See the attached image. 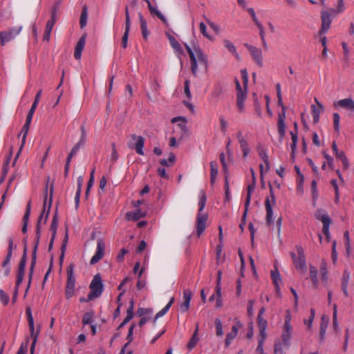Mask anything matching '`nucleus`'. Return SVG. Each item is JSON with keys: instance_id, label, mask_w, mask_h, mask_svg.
<instances>
[{"instance_id": "f257e3e1", "label": "nucleus", "mask_w": 354, "mask_h": 354, "mask_svg": "<svg viewBox=\"0 0 354 354\" xmlns=\"http://www.w3.org/2000/svg\"><path fill=\"white\" fill-rule=\"evenodd\" d=\"M185 48L190 58L192 72L194 75H196L198 64L207 68V57L199 46H194L192 48L189 46L185 44Z\"/></svg>"}, {"instance_id": "f03ea898", "label": "nucleus", "mask_w": 354, "mask_h": 354, "mask_svg": "<svg viewBox=\"0 0 354 354\" xmlns=\"http://www.w3.org/2000/svg\"><path fill=\"white\" fill-rule=\"evenodd\" d=\"M206 203V196L204 191L201 190L199 193V209L196 218V232L200 236L206 228V223L207 221V214L203 212Z\"/></svg>"}, {"instance_id": "7ed1b4c3", "label": "nucleus", "mask_w": 354, "mask_h": 354, "mask_svg": "<svg viewBox=\"0 0 354 354\" xmlns=\"http://www.w3.org/2000/svg\"><path fill=\"white\" fill-rule=\"evenodd\" d=\"M90 289L88 300H93L102 295L103 292V284L102 278L99 274L94 276L90 284Z\"/></svg>"}, {"instance_id": "20e7f679", "label": "nucleus", "mask_w": 354, "mask_h": 354, "mask_svg": "<svg viewBox=\"0 0 354 354\" xmlns=\"http://www.w3.org/2000/svg\"><path fill=\"white\" fill-rule=\"evenodd\" d=\"M67 272V282L65 296L67 299L71 298L75 292V277L74 275V266L69 265L66 270Z\"/></svg>"}, {"instance_id": "39448f33", "label": "nucleus", "mask_w": 354, "mask_h": 354, "mask_svg": "<svg viewBox=\"0 0 354 354\" xmlns=\"http://www.w3.org/2000/svg\"><path fill=\"white\" fill-rule=\"evenodd\" d=\"M270 196L266 199L265 206L266 210V221L268 224L273 222V211L272 206L276 204V198L273 192V187L269 185Z\"/></svg>"}, {"instance_id": "423d86ee", "label": "nucleus", "mask_w": 354, "mask_h": 354, "mask_svg": "<svg viewBox=\"0 0 354 354\" xmlns=\"http://www.w3.org/2000/svg\"><path fill=\"white\" fill-rule=\"evenodd\" d=\"M236 138L242 151L243 158H246L251 152V147L249 145L248 140L242 131H239L236 132Z\"/></svg>"}, {"instance_id": "0eeeda50", "label": "nucleus", "mask_w": 354, "mask_h": 354, "mask_svg": "<svg viewBox=\"0 0 354 354\" xmlns=\"http://www.w3.org/2000/svg\"><path fill=\"white\" fill-rule=\"evenodd\" d=\"M336 15H333L330 10L327 11H322L321 12V19H322V27L319 31V34L320 35H324L327 32L330 27V24L332 22V17L335 16Z\"/></svg>"}, {"instance_id": "6e6552de", "label": "nucleus", "mask_w": 354, "mask_h": 354, "mask_svg": "<svg viewBox=\"0 0 354 354\" xmlns=\"http://www.w3.org/2000/svg\"><path fill=\"white\" fill-rule=\"evenodd\" d=\"M22 28V26H19L10 28L6 31L1 32L0 33L1 45H4L6 43L15 39L21 32Z\"/></svg>"}, {"instance_id": "1a4fd4ad", "label": "nucleus", "mask_w": 354, "mask_h": 354, "mask_svg": "<svg viewBox=\"0 0 354 354\" xmlns=\"http://www.w3.org/2000/svg\"><path fill=\"white\" fill-rule=\"evenodd\" d=\"M241 77L243 80V88L241 87L240 82L237 79L235 80L236 82V96H244L247 95V87L248 83V75L246 68L241 70Z\"/></svg>"}, {"instance_id": "9d476101", "label": "nucleus", "mask_w": 354, "mask_h": 354, "mask_svg": "<svg viewBox=\"0 0 354 354\" xmlns=\"http://www.w3.org/2000/svg\"><path fill=\"white\" fill-rule=\"evenodd\" d=\"M298 256L291 252L290 255L297 269L304 270L306 269V259L304 250L301 247H297Z\"/></svg>"}, {"instance_id": "9b49d317", "label": "nucleus", "mask_w": 354, "mask_h": 354, "mask_svg": "<svg viewBox=\"0 0 354 354\" xmlns=\"http://www.w3.org/2000/svg\"><path fill=\"white\" fill-rule=\"evenodd\" d=\"M105 252V243L102 239H98L97 241V248L95 254L92 257L90 261V264L95 265L99 262L104 255Z\"/></svg>"}, {"instance_id": "f8f14e48", "label": "nucleus", "mask_w": 354, "mask_h": 354, "mask_svg": "<svg viewBox=\"0 0 354 354\" xmlns=\"http://www.w3.org/2000/svg\"><path fill=\"white\" fill-rule=\"evenodd\" d=\"M245 48L250 52L253 60L259 66H263V55L261 49L250 45L248 44H245Z\"/></svg>"}, {"instance_id": "ddd939ff", "label": "nucleus", "mask_w": 354, "mask_h": 354, "mask_svg": "<svg viewBox=\"0 0 354 354\" xmlns=\"http://www.w3.org/2000/svg\"><path fill=\"white\" fill-rule=\"evenodd\" d=\"M315 102H316L317 104L311 105V111L313 122L315 123H317L319 120V116L321 113L324 111V106L316 97H315Z\"/></svg>"}, {"instance_id": "4468645a", "label": "nucleus", "mask_w": 354, "mask_h": 354, "mask_svg": "<svg viewBox=\"0 0 354 354\" xmlns=\"http://www.w3.org/2000/svg\"><path fill=\"white\" fill-rule=\"evenodd\" d=\"M44 218H45V216L44 215V214H41L40 216H39V218H38V221H37V226H36V239H35V248H34V252H33V260L35 261V253H36V250H37V245H38V243H39V237H40V233H41V226L42 225H44L45 223H44Z\"/></svg>"}, {"instance_id": "2eb2a0df", "label": "nucleus", "mask_w": 354, "mask_h": 354, "mask_svg": "<svg viewBox=\"0 0 354 354\" xmlns=\"http://www.w3.org/2000/svg\"><path fill=\"white\" fill-rule=\"evenodd\" d=\"M257 150L258 151L259 156L266 165V171L268 172L270 170V162L267 151L261 144L257 145Z\"/></svg>"}, {"instance_id": "dca6fc26", "label": "nucleus", "mask_w": 354, "mask_h": 354, "mask_svg": "<svg viewBox=\"0 0 354 354\" xmlns=\"http://www.w3.org/2000/svg\"><path fill=\"white\" fill-rule=\"evenodd\" d=\"M192 297V292L190 290H185L183 292V301L180 304V310L187 312L189 308L190 301Z\"/></svg>"}, {"instance_id": "f3484780", "label": "nucleus", "mask_w": 354, "mask_h": 354, "mask_svg": "<svg viewBox=\"0 0 354 354\" xmlns=\"http://www.w3.org/2000/svg\"><path fill=\"white\" fill-rule=\"evenodd\" d=\"M292 330V327H289L288 328H287L286 326L283 327L281 338L283 346L286 348H288L290 345Z\"/></svg>"}, {"instance_id": "a211bd4d", "label": "nucleus", "mask_w": 354, "mask_h": 354, "mask_svg": "<svg viewBox=\"0 0 354 354\" xmlns=\"http://www.w3.org/2000/svg\"><path fill=\"white\" fill-rule=\"evenodd\" d=\"M131 138L136 141L134 149H136L137 153L140 155H144V144H145V139L142 136H138L135 134L131 136Z\"/></svg>"}, {"instance_id": "6ab92c4d", "label": "nucleus", "mask_w": 354, "mask_h": 354, "mask_svg": "<svg viewBox=\"0 0 354 354\" xmlns=\"http://www.w3.org/2000/svg\"><path fill=\"white\" fill-rule=\"evenodd\" d=\"M335 106H339L349 111L354 112V101L351 98H344L335 103Z\"/></svg>"}, {"instance_id": "aec40b11", "label": "nucleus", "mask_w": 354, "mask_h": 354, "mask_svg": "<svg viewBox=\"0 0 354 354\" xmlns=\"http://www.w3.org/2000/svg\"><path fill=\"white\" fill-rule=\"evenodd\" d=\"M329 322V317L326 315H323L321 318V323H320V331H319V339L320 341H324L326 333V330L328 328Z\"/></svg>"}, {"instance_id": "412c9836", "label": "nucleus", "mask_w": 354, "mask_h": 354, "mask_svg": "<svg viewBox=\"0 0 354 354\" xmlns=\"http://www.w3.org/2000/svg\"><path fill=\"white\" fill-rule=\"evenodd\" d=\"M52 197H53V190L50 191V197L48 203L47 202V196H46L44 201L43 209L41 213V214H44V215L45 216L44 223H46L48 220V214H49L50 207H51V204H52Z\"/></svg>"}, {"instance_id": "4be33fe9", "label": "nucleus", "mask_w": 354, "mask_h": 354, "mask_svg": "<svg viewBox=\"0 0 354 354\" xmlns=\"http://www.w3.org/2000/svg\"><path fill=\"white\" fill-rule=\"evenodd\" d=\"M59 3H57L53 8V12H52V17L50 19H49L46 25L45 31L51 32L53 27L54 26L55 21H56V12L57 10L59 8Z\"/></svg>"}, {"instance_id": "5701e85b", "label": "nucleus", "mask_w": 354, "mask_h": 354, "mask_svg": "<svg viewBox=\"0 0 354 354\" xmlns=\"http://www.w3.org/2000/svg\"><path fill=\"white\" fill-rule=\"evenodd\" d=\"M171 123H176L179 122V123L177 124V127H179V129L185 133L187 132V127L186 125V123L187 122V119L185 117H175L171 119Z\"/></svg>"}, {"instance_id": "b1692460", "label": "nucleus", "mask_w": 354, "mask_h": 354, "mask_svg": "<svg viewBox=\"0 0 354 354\" xmlns=\"http://www.w3.org/2000/svg\"><path fill=\"white\" fill-rule=\"evenodd\" d=\"M145 216V213L143 212L140 209H137L133 212H129L127 213L126 217L128 220H132L136 221L140 218L144 217Z\"/></svg>"}, {"instance_id": "393cba45", "label": "nucleus", "mask_w": 354, "mask_h": 354, "mask_svg": "<svg viewBox=\"0 0 354 354\" xmlns=\"http://www.w3.org/2000/svg\"><path fill=\"white\" fill-rule=\"evenodd\" d=\"M139 20L140 23V28L143 37L147 39L149 35V31L147 29V23L143 15L140 12L138 13Z\"/></svg>"}, {"instance_id": "a878e982", "label": "nucleus", "mask_w": 354, "mask_h": 354, "mask_svg": "<svg viewBox=\"0 0 354 354\" xmlns=\"http://www.w3.org/2000/svg\"><path fill=\"white\" fill-rule=\"evenodd\" d=\"M223 44H224V46L227 49V50L234 56V57L236 59H240V55L238 53L237 50H236V48L235 47V46L233 44L232 42H231L230 40L228 39H225L223 41Z\"/></svg>"}, {"instance_id": "bb28decb", "label": "nucleus", "mask_w": 354, "mask_h": 354, "mask_svg": "<svg viewBox=\"0 0 354 354\" xmlns=\"http://www.w3.org/2000/svg\"><path fill=\"white\" fill-rule=\"evenodd\" d=\"M198 324H196L195 331L189 340V342L187 344V348L189 350H192L194 348V346L196 345L199 338H198Z\"/></svg>"}, {"instance_id": "cd10ccee", "label": "nucleus", "mask_w": 354, "mask_h": 354, "mask_svg": "<svg viewBox=\"0 0 354 354\" xmlns=\"http://www.w3.org/2000/svg\"><path fill=\"white\" fill-rule=\"evenodd\" d=\"M168 38L171 46L175 50V51L178 54L182 55L183 53V50L180 43L174 37L171 35H169Z\"/></svg>"}, {"instance_id": "c85d7f7f", "label": "nucleus", "mask_w": 354, "mask_h": 354, "mask_svg": "<svg viewBox=\"0 0 354 354\" xmlns=\"http://www.w3.org/2000/svg\"><path fill=\"white\" fill-rule=\"evenodd\" d=\"M210 167H211V173H210V180L211 183L213 185L217 178L218 169V166L216 162L212 161L210 162Z\"/></svg>"}, {"instance_id": "c756f323", "label": "nucleus", "mask_w": 354, "mask_h": 354, "mask_svg": "<svg viewBox=\"0 0 354 354\" xmlns=\"http://www.w3.org/2000/svg\"><path fill=\"white\" fill-rule=\"evenodd\" d=\"M315 217L317 219L320 220L323 223V224L330 223V217L322 209L317 210L315 213Z\"/></svg>"}, {"instance_id": "7c9ffc66", "label": "nucleus", "mask_w": 354, "mask_h": 354, "mask_svg": "<svg viewBox=\"0 0 354 354\" xmlns=\"http://www.w3.org/2000/svg\"><path fill=\"white\" fill-rule=\"evenodd\" d=\"M310 277L315 288L318 286L317 269L313 266H310Z\"/></svg>"}, {"instance_id": "2f4dec72", "label": "nucleus", "mask_w": 354, "mask_h": 354, "mask_svg": "<svg viewBox=\"0 0 354 354\" xmlns=\"http://www.w3.org/2000/svg\"><path fill=\"white\" fill-rule=\"evenodd\" d=\"M258 324L259 328V335L260 336H266V327H267V321L261 317H257Z\"/></svg>"}, {"instance_id": "473e14b6", "label": "nucleus", "mask_w": 354, "mask_h": 354, "mask_svg": "<svg viewBox=\"0 0 354 354\" xmlns=\"http://www.w3.org/2000/svg\"><path fill=\"white\" fill-rule=\"evenodd\" d=\"M320 272L323 282H326L328 280V270L327 263L325 260H322L320 263Z\"/></svg>"}, {"instance_id": "72a5a7b5", "label": "nucleus", "mask_w": 354, "mask_h": 354, "mask_svg": "<svg viewBox=\"0 0 354 354\" xmlns=\"http://www.w3.org/2000/svg\"><path fill=\"white\" fill-rule=\"evenodd\" d=\"M12 151H13L12 147H10L8 151L7 152V153L5 156L4 162H3V170L6 172H7V171L8 169V166H9L11 159H12Z\"/></svg>"}, {"instance_id": "f704fd0d", "label": "nucleus", "mask_w": 354, "mask_h": 354, "mask_svg": "<svg viewBox=\"0 0 354 354\" xmlns=\"http://www.w3.org/2000/svg\"><path fill=\"white\" fill-rule=\"evenodd\" d=\"M57 225H58L57 216V214H55L53 217V219L52 221L50 227V230L52 232V234H52V240L50 243V247H51L53 245V241L55 239V236L56 234Z\"/></svg>"}, {"instance_id": "c9c22d12", "label": "nucleus", "mask_w": 354, "mask_h": 354, "mask_svg": "<svg viewBox=\"0 0 354 354\" xmlns=\"http://www.w3.org/2000/svg\"><path fill=\"white\" fill-rule=\"evenodd\" d=\"M174 301V299L173 297L171 298V299L168 302V304L162 310H160L158 313H157V314L156 315V317H155V321L156 319H158V318L165 315L168 312L169 309L173 304Z\"/></svg>"}, {"instance_id": "e433bc0d", "label": "nucleus", "mask_w": 354, "mask_h": 354, "mask_svg": "<svg viewBox=\"0 0 354 354\" xmlns=\"http://www.w3.org/2000/svg\"><path fill=\"white\" fill-rule=\"evenodd\" d=\"M221 286H216V307L218 308H220L223 306V301H222V292H221Z\"/></svg>"}, {"instance_id": "4c0bfd02", "label": "nucleus", "mask_w": 354, "mask_h": 354, "mask_svg": "<svg viewBox=\"0 0 354 354\" xmlns=\"http://www.w3.org/2000/svg\"><path fill=\"white\" fill-rule=\"evenodd\" d=\"M133 303L131 301V306L127 310V315L121 324L119 326V328L123 327L125 324H127L132 318H133Z\"/></svg>"}, {"instance_id": "58836bf2", "label": "nucleus", "mask_w": 354, "mask_h": 354, "mask_svg": "<svg viewBox=\"0 0 354 354\" xmlns=\"http://www.w3.org/2000/svg\"><path fill=\"white\" fill-rule=\"evenodd\" d=\"M255 187H256V183H251L248 186L247 197H246V200H245V206H250V201H251V196L255 189Z\"/></svg>"}, {"instance_id": "ea45409f", "label": "nucleus", "mask_w": 354, "mask_h": 354, "mask_svg": "<svg viewBox=\"0 0 354 354\" xmlns=\"http://www.w3.org/2000/svg\"><path fill=\"white\" fill-rule=\"evenodd\" d=\"M345 10V6L344 0H337V5L336 9L330 8V11L333 15H337L339 13L343 12Z\"/></svg>"}, {"instance_id": "a19ab883", "label": "nucleus", "mask_w": 354, "mask_h": 354, "mask_svg": "<svg viewBox=\"0 0 354 354\" xmlns=\"http://www.w3.org/2000/svg\"><path fill=\"white\" fill-rule=\"evenodd\" d=\"M333 324L334 330L336 332H339V328L337 322V306L336 304L333 305Z\"/></svg>"}, {"instance_id": "79ce46f5", "label": "nucleus", "mask_w": 354, "mask_h": 354, "mask_svg": "<svg viewBox=\"0 0 354 354\" xmlns=\"http://www.w3.org/2000/svg\"><path fill=\"white\" fill-rule=\"evenodd\" d=\"M311 193H312V198L313 200V205H315V203L318 198L319 194H318V191H317V182L315 180H313L311 183Z\"/></svg>"}, {"instance_id": "37998d69", "label": "nucleus", "mask_w": 354, "mask_h": 354, "mask_svg": "<svg viewBox=\"0 0 354 354\" xmlns=\"http://www.w3.org/2000/svg\"><path fill=\"white\" fill-rule=\"evenodd\" d=\"M290 135H291V138H292V143L290 145V148L292 150V156H294L296 149H297L298 137H297V132L294 133V132L291 131Z\"/></svg>"}, {"instance_id": "c03bdc74", "label": "nucleus", "mask_w": 354, "mask_h": 354, "mask_svg": "<svg viewBox=\"0 0 354 354\" xmlns=\"http://www.w3.org/2000/svg\"><path fill=\"white\" fill-rule=\"evenodd\" d=\"M277 128H278V132H279L280 138L283 139V138L284 137V136L286 134V127L285 121L278 120Z\"/></svg>"}, {"instance_id": "a18cd8bd", "label": "nucleus", "mask_w": 354, "mask_h": 354, "mask_svg": "<svg viewBox=\"0 0 354 354\" xmlns=\"http://www.w3.org/2000/svg\"><path fill=\"white\" fill-rule=\"evenodd\" d=\"M237 100H236V105L237 108L239 109L240 112H243L245 110V105L244 102L247 97V95L244 96H236Z\"/></svg>"}, {"instance_id": "49530a36", "label": "nucleus", "mask_w": 354, "mask_h": 354, "mask_svg": "<svg viewBox=\"0 0 354 354\" xmlns=\"http://www.w3.org/2000/svg\"><path fill=\"white\" fill-rule=\"evenodd\" d=\"M149 10L152 15H156L164 23L167 22V19L165 18V17L156 8L151 6V8H149Z\"/></svg>"}, {"instance_id": "de8ad7c7", "label": "nucleus", "mask_w": 354, "mask_h": 354, "mask_svg": "<svg viewBox=\"0 0 354 354\" xmlns=\"http://www.w3.org/2000/svg\"><path fill=\"white\" fill-rule=\"evenodd\" d=\"M87 17H88L87 8L84 7L82 9V13H81V17H80V24L81 28H84L86 25Z\"/></svg>"}, {"instance_id": "09e8293b", "label": "nucleus", "mask_w": 354, "mask_h": 354, "mask_svg": "<svg viewBox=\"0 0 354 354\" xmlns=\"http://www.w3.org/2000/svg\"><path fill=\"white\" fill-rule=\"evenodd\" d=\"M215 326H216V334L218 337H222L224 334L223 330L222 322L219 319H215Z\"/></svg>"}, {"instance_id": "8fccbe9b", "label": "nucleus", "mask_w": 354, "mask_h": 354, "mask_svg": "<svg viewBox=\"0 0 354 354\" xmlns=\"http://www.w3.org/2000/svg\"><path fill=\"white\" fill-rule=\"evenodd\" d=\"M131 26H125V31L124 32L122 39V46L123 48H126L127 46L128 37L130 31Z\"/></svg>"}, {"instance_id": "3c124183", "label": "nucleus", "mask_w": 354, "mask_h": 354, "mask_svg": "<svg viewBox=\"0 0 354 354\" xmlns=\"http://www.w3.org/2000/svg\"><path fill=\"white\" fill-rule=\"evenodd\" d=\"M271 276L273 281V283H274L276 287H279V282L281 281V277L280 274L278 272V270H272L271 272Z\"/></svg>"}, {"instance_id": "603ef678", "label": "nucleus", "mask_w": 354, "mask_h": 354, "mask_svg": "<svg viewBox=\"0 0 354 354\" xmlns=\"http://www.w3.org/2000/svg\"><path fill=\"white\" fill-rule=\"evenodd\" d=\"M93 319V313L91 312L86 313L82 318V324L83 325H87L90 323H92Z\"/></svg>"}, {"instance_id": "864d4df0", "label": "nucleus", "mask_w": 354, "mask_h": 354, "mask_svg": "<svg viewBox=\"0 0 354 354\" xmlns=\"http://www.w3.org/2000/svg\"><path fill=\"white\" fill-rule=\"evenodd\" d=\"M41 93H42V91L41 90H39L37 93V94L35 95V100H34V102H33V103L32 104L31 108L30 109V111H34V112L35 111V110H36V109L37 107V105H38V104L39 102L40 97L41 96Z\"/></svg>"}, {"instance_id": "5fc2aeb1", "label": "nucleus", "mask_w": 354, "mask_h": 354, "mask_svg": "<svg viewBox=\"0 0 354 354\" xmlns=\"http://www.w3.org/2000/svg\"><path fill=\"white\" fill-rule=\"evenodd\" d=\"M86 44V37L82 36L76 44L75 50L82 52Z\"/></svg>"}, {"instance_id": "6e6d98bb", "label": "nucleus", "mask_w": 354, "mask_h": 354, "mask_svg": "<svg viewBox=\"0 0 354 354\" xmlns=\"http://www.w3.org/2000/svg\"><path fill=\"white\" fill-rule=\"evenodd\" d=\"M199 28H200L201 32L203 34V35L205 37H206L207 39H208L209 40L213 39V37L207 33L206 26L203 22H201L199 24Z\"/></svg>"}, {"instance_id": "4d7b16f0", "label": "nucleus", "mask_w": 354, "mask_h": 354, "mask_svg": "<svg viewBox=\"0 0 354 354\" xmlns=\"http://www.w3.org/2000/svg\"><path fill=\"white\" fill-rule=\"evenodd\" d=\"M333 124H334L335 130L337 132H339V131L340 116H339V113H334L333 114Z\"/></svg>"}, {"instance_id": "13d9d810", "label": "nucleus", "mask_w": 354, "mask_h": 354, "mask_svg": "<svg viewBox=\"0 0 354 354\" xmlns=\"http://www.w3.org/2000/svg\"><path fill=\"white\" fill-rule=\"evenodd\" d=\"M291 319H292V316L290 314V310H287L286 311V316H285V321H284L283 326H286L287 328H288L289 327H292Z\"/></svg>"}, {"instance_id": "bf43d9fd", "label": "nucleus", "mask_w": 354, "mask_h": 354, "mask_svg": "<svg viewBox=\"0 0 354 354\" xmlns=\"http://www.w3.org/2000/svg\"><path fill=\"white\" fill-rule=\"evenodd\" d=\"M30 212H31V203H30V202H28L27 204V206H26V212H25L24 218H23L24 223H28Z\"/></svg>"}, {"instance_id": "052dcab7", "label": "nucleus", "mask_w": 354, "mask_h": 354, "mask_svg": "<svg viewBox=\"0 0 354 354\" xmlns=\"http://www.w3.org/2000/svg\"><path fill=\"white\" fill-rule=\"evenodd\" d=\"M283 347H285L283 344V342H276L274 344V354H283Z\"/></svg>"}, {"instance_id": "680f3d73", "label": "nucleus", "mask_w": 354, "mask_h": 354, "mask_svg": "<svg viewBox=\"0 0 354 354\" xmlns=\"http://www.w3.org/2000/svg\"><path fill=\"white\" fill-rule=\"evenodd\" d=\"M221 89H215L214 90L212 93L210 94V95L208 97V100L212 102V101H214L215 100H216L221 95Z\"/></svg>"}, {"instance_id": "e2e57ef3", "label": "nucleus", "mask_w": 354, "mask_h": 354, "mask_svg": "<svg viewBox=\"0 0 354 354\" xmlns=\"http://www.w3.org/2000/svg\"><path fill=\"white\" fill-rule=\"evenodd\" d=\"M315 311L314 309L310 310V315L308 319V321H305V324L308 326V328L310 329L313 326V322L315 319Z\"/></svg>"}, {"instance_id": "0e129e2a", "label": "nucleus", "mask_w": 354, "mask_h": 354, "mask_svg": "<svg viewBox=\"0 0 354 354\" xmlns=\"http://www.w3.org/2000/svg\"><path fill=\"white\" fill-rule=\"evenodd\" d=\"M266 336H260V335H259V344H258V346L257 348V352H259L261 354L263 353V342H264V341L266 339Z\"/></svg>"}, {"instance_id": "69168bd1", "label": "nucleus", "mask_w": 354, "mask_h": 354, "mask_svg": "<svg viewBox=\"0 0 354 354\" xmlns=\"http://www.w3.org/2000/svg\"><path fill=\"white\" fill-rule=\"evenodd\" d=\"M237 334L234 332H230L227 334L225 339V346L227 347L230 345L232 341L236 337Z\"/></svg>"}, {"instance_id": "338daca9", "label": "nucleus", "mask_w": 354, "mask_h": 354, "mask_svg": "<svg viewBox=\"0 0 354 354\" xmlns=\"http://www.w3.org/2000/svg\"><path fill=\"white\" fill-rule=\"evenodd\" d=\"M184 93L188 98V100H191L192 98V94L189 89V81L185 80L184 84Z\"/></svg>"}, {"instance_id": "774afa93", "label": "nucleus", "mask_w": 354, "mask_h": 354, "mask_svg": "<svg viewBox=\"0 0 354 354\" xmlns=\"http://www.w3.org/2000/svg\"><path fill=\"white\" fill-rule=\"evenodd\" d=\"M0 301L5 306L9 302V297L3 290H0Z\"/></svg>"}]
</instances>
